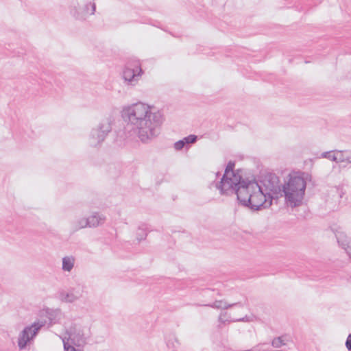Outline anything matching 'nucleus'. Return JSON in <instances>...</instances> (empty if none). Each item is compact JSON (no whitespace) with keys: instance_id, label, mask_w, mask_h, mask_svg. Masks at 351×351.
Here are the masks:
<instances>
[{"instance_id":"obj_1","label":"nucleus","mask_w":351,"mask_h":351,"mask_svg":"<svg viewBox=\"0 0 351 351\" xmlns=\"http://www.w3.org/2000/svg\"><path fill=\"white\" fill-rule=\"evenodd\" d=\"M121 117L125 123V138H138L143 144H149L160 133L163 122L162 113L156 107L137 102L123 108Z\"/></svg>"},{"instance_id":"obj_2","label":"nucleus","mask_w":351,"mask_h":351,"mask_svg":"<svg viewBox=\"0 0 351 351\" xmlns=\"http://www.w3.org/2000/svg\"><path fill=\"white\" fill-rule=\"evenodd\" d=\"M247 189H244L242 197H253L263 195L264 197H282V187L279 177L274 173H267L262 177L261 184L254 178H249L247 182Z\"/></svg>"},{"instance_id":"obj_3","label":"nucleus","mask_w":351,"mask_h":351,"mask_svg":"<svg viewBox=\"0 0 351 351\" xmlns=\"http://www.w3.org/2000/svg\"><path fill=\"white\" fill-rule=\"evenodd\" d=\"M235 162L230 160L224 171L221 180L216 183V188L221 195L231 196L236 195L237 197H242L244 189H247V182L249 178H243L240 174V169L234 170Z\"/></svg>"},{"instance_id":"obj_4","label":"nucleus","mask_w":351,"mask_h":351,"mask_svg":"<svg viewBox=\"0 0 351 351\" xmlns=\"http://www.w3.org/2000/svg\"><path fill=\"white\" fill-rule=\"evenodd\" d=\"M306 182L304 178L298 173H289L285 180L282 187L284 197H304Z\"/></svg>"},{"instance_id":"obj_5","label":"nucleus","mask_w":351,"mask_h":351,"mask_svg":"<svg viewBox=\"0 0 351 351\" xmlns=\"http://www.w3.org/2000/svg\"><path fill=\"white\" fill-rule=\"evenodd\" d=\"M111 130L112 121L110 118H103L90 131L88 136V145L93 147L101 146Z\"/></svg>"},{"instance_id":"obj_6","label":"nucleus","mask_w":351,"mask_h":351,"mask_svg":"<svg viewBox=\"0 0 351 351\" xmlns=\"http://www.w3.org/2000/svg\"><path fill=\"white\" fill-rule=\"evenodd\" d=\"M96 9L93 0H73L70 5V14L77 20H85L94 14Z\"/></svg>"},{"instance_id":"obj_7","label":"nucleus","mask_w":351,"mask_h":351,"mask_svg":"<svg viewBox=\"0 0 351 351\" xmlns=\"http://www.w3.org/2000/svg\"><path fill=\"white\" fill-rule=\"evenodd\" d=\"M143 74V70L138 61L128 62L123 70V77L128 85L134 86Z\"/></svg>"},{"instance_id":"obj_8","label":"nucleus","mask_w":351,"mask_h":351,"mask_svg":"<svg viewBox=\"0 0 351 351\" xmlns=\"http://www.w3.org/2000/svg\"><path fill=\"white\" fill-rule=\"evenodd\" d=\"M46 322H34L31 326L25 327L18 339V346L20 349H23L38 333L40 329L45 325Z\"/></svg>"},{"instance_id":"obj_9","label":"nucleus","mask_w":351,"mask_h":351,"mask_svg":"<svg viewBox=\"0 0 351 351\" xmlns=\"http://www.w3.org/2000/svg\"><path fill=\"white\" fill-rule=\"evenodd\" d=\"M274 199L277 201L278 199H237L238 205L247 207L253 211L269 208Z\"/></svg>"},{"instance_id":"obj_10","label":"nucleus","mask_w":351,"mask_h":351,"mask_svg":"<svg viewBox=\"0 0 351 351\" xmlns=\"http://www.w3.org/2000/svg\"><path fill=\"white\" fill-rule=\"evenodd\" d=\"M69 335L71 342L77 347L85 345L88 337V334L84 332V329L76 324L71 327Z\"/></svg>"},{"instance_id":"obj_11","label":"nucleus","mask_w":351,"mask_h":351,"mask_svg":"<svg viewBox=\"0 0 351 351\" xmlns=\"http://www.w3.org/2000/svg\"><path fill=\"white\" fill-rule=\"evenodd\" d=\"M83 288L77 285L69 289L67 292L64 291L60 292V298L64 302L72 303L81 298L83 296Z\"/></svg>"},{"instance_id":"obj_12","label":"nucleus","mask_w":351,"mask_h":351,"mask_svg":"<svg viewBox=\"0 0 351 351\" xmlns=\"http://www.w3.org/2000/svg\"><path fill=\"white\" fill-rule=\"evenodd\" d=\"M197 141V136L190 134L181 140L178 141L173 145V147L177 151H180L183 148L188 149L190 144H193Z\"/></svg>"},{"instance_id":"obj_13","label":"nucleus","mask_w":351,"mask_h":351,"mask_svg":"<svg viewBox=\"0 0 351 351\" xmlns=\"http://www.w3.org/2000/svg\"><path fill=\"white\" fill-rule=\"evenodd\" d=\"M88 221V228H96L104 223L106 217L99 213L94 212L93 214L87 217Z\"/></svg>"},{"instance_id":"obj_14","label":"nucleus","mask_w":351,"mask_h":351,"mask_svg":"<svg viewBox=\"0 0 351 351\" xmlns=\"http://www.w3.org/2000/svg\"><path fill=\"white\" fill-rule=\"evenodd\" d=\"M204 306H210L217 309H228L233 306L243 307V305L241 302H235L232 304H227L223 300H216L213 304H205Z\"/></svg>"},{"instance_id":"obj_15","label":"nucleus","mask_w":351,"mask_h":351,"mask_svg":"<svg viewBox=\"0 0 351 351\" xmlns=\"http://www.w3.org/2000/svg\"><path fill=\"white\" fill-rule=\"evenodd\" d=\"M337 243L340 247L346 250L351 245V239L343 232H339L336 234Z\"/></svg>"},{"instance_id":"obj_16","label":"nucleus","mask_w":351,"mask_h":351,"mask_svg":"<svg viewBox=\"0 0 351 351\" xmlns=\"http://www.w3.org/2000/svg\"><path fill=\"white\" fill-rule=\"evenodd\" d=\"M339 150L335 149L332 151L324 152L321 154V158H327L331 161L335 162L337 163H339Z\"/></svg>"},{"instance_id":"obj_17","label":"nucleus","mask_w":351,"mask_h":351,"mask_svg":"<svg viewBox=\"0 0 351 351\" xmlns=\"http://www.w3.org/2000/svg\"><path fill=\"white\" fill-rule=\"evenodd\" d=\"M75 258L73 256H65L62 258V269L70 271L73 268Z\"/></svg>"},{"instance_id":"obj_18","label":"nucleus","mask_w":351,"mask_h":351,"mask_svg":"<svg viewBox=\"0 0 351 351\" xmlns=\"http://www.w3.org/2000/svg\"><path fill=\"white\" fill-rule=\"evenodd\" d=\"M339 161L341 162H347L351 164V149L339 150Z\"/></svg>"},{"instance_id":"obj_19","label":"nucleus","mask_w":351,"mask_h":351,"mask_svg":"<svg viewBox=\"0 0 351 351\" xmlns=\"http://www.w3.org/2000/svg\"><path fill=\"white\" fill-rule=\"evenodd\" d=\"M289 341V337L287 335H282L280 337H278L274 338L271 341V346L274 348H279L282 346L286 345L287 341Z\"/></svg>"},{"instance_id":"obj_20","label":"nucleus","mask_w":351,"mask_h":351,"mask_svg":"<svg viewBox=\"0 0 351 351\" xmlns=\"http://www.w3.org/2000/svg\"><path fill=\"white\" fill-rule=\"evenodd\" d=\"M88 227V221L87 220V218H81L73 223V231L79 230L82 228H87Z\"/></svg>"},{"instance_id":"obj_21","label":"nucleus","mask_w":351,"mask_h":351,"mask_svg":"<svg viewBox=\"0 0 351 351\" xmlns=\"http://www.w3.org/2000/svg\"><path fill=\"white\" fill-rule=\"evenodd\" d=\"M285 204L288 207H291V208L300 206L302 204L303 199H285Z\"/></svg>"},{"instance_id":"obj_22","label":"nucleus","mask_w":351,"mask_h":351,"mask_svg":"<svg viewBox=\"0 0 351 351\" xmlns=\"http://www.w3.org/2000/svg\"><path fill=\"white\" fill-rule=\"evenodd\" d=\"M230 315L226 312H221L219 316L218 321L219 324L218 325L219 328H221L222 324H226V322H231L232 320L230 319Z\"/></svg>"},{"instance_id":"obj_23","label":"nucleus","mask_w":351,"mask_h":351,"mask_svg":"<svg viewBox=\"0 0 351 351\" xmlns=\"http://www.w3.org/2000/svg\"><path fill=\"white\" fill-rule=\"evenodd\" d=\"M147 235V233L145 228H143L141 227H139L137 233H136V239L138 241H141L142 240H144L146 239Z\"/></svg>"},{"instance_id":"obj_24","label":"nucleus","mask_w":351,"mask_h":351,"mask_svg":"<svg viewBox=\"0 0 351 351\" xmlns=\"http://www.w3.org/2000/svg\"><path fill=\"white\" fill-rule=\"evenodd\" d=\"M172 337H173L172 339H169L167 341V346L169 348H176V344L178 343V341L174 336H173Z\"/></svg>"},{"instance_id":"obj_25","label":"nucleus","mask_w":351,"mask_h":351,"mask_svg":"<svg viewBox=\"0 0 351 351\" xmlns=\"http://www.w3.org/2000/svg\"><path fill=\"white\" fill-rule=\"evenodd\" d=\"M64 343V349L65 351H77V350L73 346L69 345L68 343L65 342L64 340H63Z\"/></svg>"},{"instance_id":"obj_26","label":"nucleus","mask_w":351,"mask_h":351,"mask_svg":"<svg viewBox=\"0 0 351 351\" xmlns=\"http://www.w3.org/2000/svg\"><path fill=\"white\" fill-rule=\"evenodd\" d=\"M335 189L337 191V195H339V197H343L345 195L343 186H336Z\"/></svg>"},{"instance_id":"obj_27","label":"nucleus","mask_w":351,"mask_h":351,"mask_svg":"<svg viewBox=\"0 0 351 351\" xmlns=\"http://www.w3.org/2000/svg\"><path fill=\"white\" fill-rule=\"evenodd\" d=\"M346 347L348 351H351V334H349L346 339Z\"/></svg>"},{"instance_id":"obj_28","label":"nucleus","mask_w":351,"mask_h":351,"mask_svg":"<svg viewBox=\"0 0 351 351\" xmlns=\"http://www.w3.org/2000/svg\"><path fill=\"white\" fill-rule=\"evenodd\" d=\"M251 319L248 316H245L241 318L232 319V322H250Z\"/></svg>"},{"instance_id":"obj_29","label":"nucleus","mask_w":351,"mask_h":351,"mask_svg":"<svg viewBox=\"0 0 351 351\" xmlns=\"http://www.w3.org/2000/svg\"><path fill=\"white\" fill-rule=\"evenodd\" d=\"M219 174H220V172H219V171H218V172L217 173V176H218Z\"/></svg>"}]
</instances>
